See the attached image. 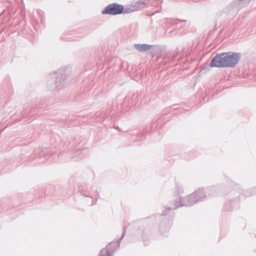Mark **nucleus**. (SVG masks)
Returning <instances> with one entry per match:
<instances>
[{"label":"nucleus","mask_w":256,"mask_h":256,"mask_svg":"<svg viewBox=\"0 0 256 256\" xmlns=\"http://www.w3.org/2000/svg\"><path fill=\"white\" fill-rule=\"evenodd\" d=\"M240 59L239 54L234 52L222 53L218 54L212 60L210 67H233Z\"/></svg>","instance_id":"1"},{"label":"nucleus","mask_w":256,"mask_h":256,"mask_svg":"<svg viewBox=\"0 0 256 256\" xmlns=\"http://www.w3.org/2000/svg\"><path fill=\"white\" fill-rule=\"evenodd\" d=\"M124 7L122 6L116 4H112L108 6L102 12L103 14H108L116 15L122 13Z\"/></svg>","instance_id":"2"},{"label":"nucleus","mask_w":256,"mask_h":256,"mask_svg":"<svg viewBox=\"0 0 256 256\" xmlns=\"http://www.w3.org/2000/svg\"><path fill=\"white\" fill-rule=\"evenodd\" d=\"M136 47L140 52H144L150 48V46L147 44H137Z\"/></svg>","instance_id":"3"}]
</instances>
